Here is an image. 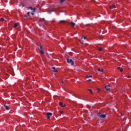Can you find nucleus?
<instances>
[{
    "instance_id": "obj_29",
    "label": "nucleus",
    "mask_w": 131,
    "mask_h": 131,
    "mask_svg": "<svg viewBox=\"0 0 131 131\" xmlns=\"http://www.w3.org/2000/svg\"><path fill=\"white\" fill-rule=\"evenodd\" d=\"M61 83H62L63 84H64V82H63V81H62V82H61Z\"/></svg>"
},
{
    "instance_id": "obj_25",
    "label": "nucleus",
    "mask_w": 131,
    "mask_h": 131,
    "mask_svg": "<svg viewBox=\"0 0 131 131\" xmlns=\"http://www.w3.org/2000/svg\"><path fill=\"white\" fill-rule=\"evenodd\" d=\"M40 50H42V47L41 46H40Z\"/></svg>"
},
{
    "instance_id": "obj_14",
    "label": "nucleus",
    "mask_w": 131,
    "mask_h": 131,
    "mask_svg": "<svg viewBox=\"0 0 131 131\" xmlns=\"http://www.w3.org/2000/svg\"><path fill=\"white\" fill-rule=\"evenodd\" d=\"M40 54H42V55H43V54H45V51L41 50H40Z\"/></svg>"
},
{
    "instance_id": "obj_33",
    "label": "nucleus",
    "mask_w": 131,
    "mask_h": 131,
    "mask_svg": "<svg viewBox=\"0 0 131 131\" xmlns=\"http://www.w3.org/2000/svg\"><path fill=\"white\" fill-rule=\"evenodd\" d=\"M121 116H122V114H121Z\"/></svg>"
},
{
    "instance_id": "obj_22",
    "label": "nucleus",
    "mask_w": 131,
    "mask_h": 131,
    "mask_svg": "<svg viewBox=\"0 0 131 131\" xmlns=\"http://www.w3.org/2000/svg\"><path fill=\"white\" fill-rule=\"evenodd\" d=\"M0 20H1V21H5V19H4V18H1L0 19Z\"/></svg>"
},
{
    "instance_id": "obj_30",
    "label": "nucleus",
    "mask_w": 131,
    "mask_h": 131,
    "mask_svg": "<svg viewBox=\"0 0 131 131\" xmlns=\"http://www.w3.org/2000/svg\"><path fill=\"white\" fill-rule=\"evenodd\" d=\"M98 93H99L100 92V89H98Z\"/></svg>"
},
{
    "instance_id": "obj_32",
    "label": "nucleus",
    "mask_w": 131,
    "mask_h": 131,
    "mask_svg": "<svg viewBox=\"0 0 131 131\" xmlns=\"http://www.w3.org/2000/svg\"><path fill=\"white\" fill-rule=\"evenodd\" d=\"M81 43H82V45H83V42H81Z\"/></svg>"
},
{
    "instance_id": "obj_15",
    "label": "nucleus",
    "mask_w": 131,
    "mask_h": 131,
    "mask_svg": "<svg viewBox=\"0 0 131 131\" xmlns=\"http://www.w3.org/2000/svg\"><path fill=\"white\" fill-rule=\"evenodd\" d=\"M28 10H31V11H33V8H32V7H28Z\"/></svg>"
},
{
    "instance_id": "obj_11",
    "label": "nucleus",
    "mask_w": 131,
    "mask_h": 131,
    "mask_svg": "<svg viewBox=\"0 0 131 131\" xmlns=\"http://www.w3.org/2000/svg\"><path fill=\"white\" fill-rule=\"evenodd\" d=\"M25 17H30V12H27V15H25Z\"/></svg>"
},
{
    "instance_id": "obj_19",
    "label": "nucleus",
    "mask_w": 131,
    "mask_h": 131,
    "mask_svg": "<svg viewBox=\"0 0 131 131\" xmlns=\"http://www.w3.org/2000/svg\"><path fill=\"white\" fill-rule=\"evenodd\" d=\"M90 24H86L84 25L85 26H86V27H88V26H90Z\"/></svg>"
},
{
    "instance_id": "obj_26",
    "label": "nucleus",
    "mask_w": 131,
    "mask_h": 131,
    "mask_svg": "<svg viewBox=\"0 0 131 131\" xmlns=\"http://www.w3.org/2000/svg\"><path fill=\"white\" fill-rule=\"evenodd\" d=\"M52 12H54V10H51V11H49V14H51V13H52Z\"/></svg>"
},
{
    "instance_id": "obj_23",
    "label": "nucleus",
    "mask_w": 131,
    "mask_h": 131,
    "mask_svg": "<svg viewBox=\"0 0 131 131\" xmlns=\"http://www.w3.org/2000/svg\"><path fill=\"white\" fill-rule=\"evenodd\" d=\"M60 22H61V23H64V22H66V21L64 20H60Z\"/></svg>"
},
{
    "instance_id": "obj_9",
    "label": "nucleus",
    "mask_w": 131,
    "mask_h": 131,
    "mask_svg": "<svg viewBox=\"0 0 131 131\" xmlns=\"http://www.w3.org/2000/svg\"><path fill=\"white\" fill-rule=\"evenodd\" d=\"M52 69H53V72H58V70H57V69H56V68L52 67Z\"/></svg>"
},
{
    "instance_id": "obj_10",
    "label": "nucleus",
    "mask_w": 131,
    "mask_h": 131,
    "mask_svg": "<svg viewBox=\"0 0 131 131\" xmlns=\"http://www.w3.org/2000/svg\"><path fill=\"white\" fill-rule=\"evenodd\" d=\"M4 107H5L6 110H10V107H8L6 104H4Z\"/></svg>"
},
{
    "instance_id": "obj_17",
    "label": "nucleus",
    "mask_w": 131,
    "mask_h": 131,
    "mask_svg": "<svg viewBox=\"0 0 131 131\" xmlns=\"http://www.w3.org/2000/svg\"><path fill=\"white\" fill-rule=\"evenodd\" d=\"M66 0H60V4H63Z\"/></svg>"
},
{
    "instance_id": "obj_18",
    "label": "nucleus",
    "mask_w": 131,
    "mask_h": 131,
    "mask_svg": "<svg viewBox=\"0 0 131 131\" xmlns=\"http://www.w3.org/2000/svg\"><path fill=\"white\" fill-rule=\"evenodd\" d=\"M88 90L89 91V92H90L91 94H93V91H92L91 89H88Z\"/></svg>"
},
{
    "instance_id": "obj_31",
    "label": "nucleus",
    "mask_w": 131,
    "mask_h": 131,
    "mask_svg": "<svg viewBox=\"0 0 131 131\" xmlns=\"http://www.w3.org/2000/svg\"><path fill=\"white\" fill-rule=\"evenodd\" d=\"M60 113H61V114H62V113H63V112L62 111H60Z\"/></svg>"
},
{
    "instance_id": "obj_13",
    "label": "nucleus",
    "mask_w": 131,
    "mask_h": 131,
    "mask_svg": "<svg viewBox=\"0 0 131 131\" xmlns=\"http://www.w3.org/2000/svg\"><path fill=\"white\" fill-rule=\"evenodd\" d=\"M110 9H115V5H113V6H110Z\"/></svg>"
},
{
    "instance_id": "obj_4",
    "label": "nucleus",
    "mask_w": 131,
    "mask_h": 131,
    "mask_svg": "<svg viewBox=\"0 0 131 131\" xmlns=\"http://www.w3.org/2000/svg\"><path fill=\"white\" fill-rule=\"evenodd\" d=\"M52 115L53 114L52 113H47L46 115L47 119H50V118H51V116H52Z\"/></svg>"
},
{
    "instance_id": "obj_21",
    "label": "nucleus",
    "mask_w": 131,
    "mask_h": 131,
    "mask_svg": "<svg viewBox=\"0 0 131 131\" xmlns=\"http://www.w3.org/2000/svg\"><path fill=\"white\" fill-rule=\"evenodd\" d=\"M82 39H86V37L84 36V37H82Z\"/></svg>"
},
{
    "instance_id": "obj_1",
    "label": "nucleus",
    "mask_w": 131,
    "mask_h": 131,
    "mask_svg": "<svg viewBox=\"0 0 131 131\" xmlns=\"http://www.w3.org/2000/svg\"><path fill=\"white\" fill-rule=\"evenodd\" d=\"M97 116H99V117H100V118H106V115L101 114V113H98L97 114Z\"/></svg>"
},
{
    "instance_id": "obj_16",
    "label": "nucleus",
    "mask_w": 131,
    "mask_h": 131,
    "mask_svg": "<svg viewBox=\"0 0 131 131\" xmlns=\"http://www.w3.org/2000/svg\"><path fill=\"white\" fill-rule=\"evenodd\" d=\"M98 71H100V72H103V71H104L103 69H98Z\"/></svg>"
},
{
    "instance_id": "obj_28",
    "label": "nucleus",
    "mask_w": 131,
    "mask_h": 131,
    "mask_svg": "<svg viewBox=\"0 0 131 131\" xmlns=\"http://www.w3.org/2000/svg\"><path fill=\"white\" fill-rule=\"evenodd\" d=\"M88 81H92V79L88 80Z\"/></svg>"
},
{
    "instance_id": "obj_6",
    "label": "nucleus",
    "mask_w": 131,
    "mask_h": 131,
    "mask_svg": "<svg viewBox=\"0 0 131 131\" xmlns=\"http://www.w3.org/2000/svg\"><path fill=\"white\" fill-rule=\"evenodd\" d=\"M59 105L61 106V107H66V104H64V103H63V102H59Z\"/></svg>"
},
{
    "instance_id": "obj_12",
    "label": "nucleus",
    "mask_w": 131,
    "mask_h": 131,
    "mask_svg": "<svg viewBox=\"0 0 131 131\" xmlns=\"http://www.w3.org/2000/svg\"><path fill=\"white\" fill-rule=\"evenodd\" d=\"M118 70H120V71H121V72H122V71H123V69L120 67H118Z\"/></svg>"
},
{
    "instance_id": "obj_24",
    "label": "nucleus",
    "mask_w": 131,
    "mask_h": 131,
    "mask_svg": "<svg viewBox=\"0 0 131 131\" xmlns=\"http://www.w3.org/2000/svg\"><path fill=\"white\" fill-rule=\"evenodd\" d=\"M99 51H100V52H101V51H103V49H102L101 48H99Z\"/></svg>"
},
{
    "instance_id": "obj_8",
    "label": "nucleus",
    "mask_w": 131,
    "mask_h": 131,
    "mask_svg": "<svg viewBox=\"0 0 131 131\" xmlns=\"http://www.w3.org/2000/svg\"><path fill=\"white\" fill-rule=\"evenodd\" d=\"M71 25L72 27H74V26H75V25H76V24L75 23H73V21H71Z\"/></svg>"
},
{
    "instance_id": "obj_2",
    "label": "nucleus",
    "mask_w": 131,
    "mask_h": 131,
    "mask_svg": "<svg viewBox=\"0 0 131 131\" xmlns=\"http://www.w3.org/2000/svg\"><path fill=\"white\" fill-rule=\"evenodd\" d=\"M67 63L71 64V65H73L74 64V61H73V60H72L71 59H68L67 60Z\"/></svg>"
},
{
    "instance_id": "obj_3",
    "label": "nucleus",
    "mask_w": 131,
    "mask_h": 131,
    "mask_svg": "<svg viewBox=\"0 0 131 131\" xmlns=\"http://www.w3.org/2000/svg\"><path fill=\"white\" fill-rule=\"evenodd\" d=\"M13 28H17V27H20V24L19 23H15L13 26Z\"/></svg>"
},
{
    "instance_id": "obj_27",
    "label": "nucleus",
    "mask_w": 131,
    "mask_h": 131,
    "mask_svg": "<svg viewBox=\"0 0 131 131\" xmlns=\"http://www.w3.org/2000/svg\"><path fill=\"white\" fill-rule=\"evenodd\" d=\"M127 78H130V76H127Z\"/></svg>"
},
{
    "instance_id": "obj_7",
    "label": "nucleus",
    "mask_w": 131,
    "mask_h": 131,
    "mask_svg": "<svg viewBox=\"0 0 131 131\" xmlns=\"http://www.w3.org/2000/svg\"><path fill=\"white\" fill-rule=\"evenodd\" d=\"M35 11H36V9L35 8H34L33 12L31 13L32 16L34 15V13H35Z\"/></svg>"
},
{
    "instance_id": "obj_20",
    "label": "nucleus",
    "mask_w": 131,
    "mask_h": 131,
    "mask_svg": "<svg viewBox=\"0 0 131 131\" xmlns=\"http://www.w3.org/2000/svg\"><path fill=\"white\" fill-rule=\"evenodd\" d=\"M91 77H93V76L92 75H90L89 76H86V78H90Z\"/></svg>"
},
{
    "instance_id": "obj_5",
    "label": "nucleus",
    "mask_w": 131,
    "mask_h": 131,
    "mask_svg": "<svg viewBox=\"0 0 131 131\" xmlns=\"http://www.w3.org/2000/svg\"><path fill=\"white\" fill-rule=\"evenodd\" d=\"M110 88H111L110 85H107L106 86H105V89L106 91H110Z\"/></svg>"
}]
</instances>
